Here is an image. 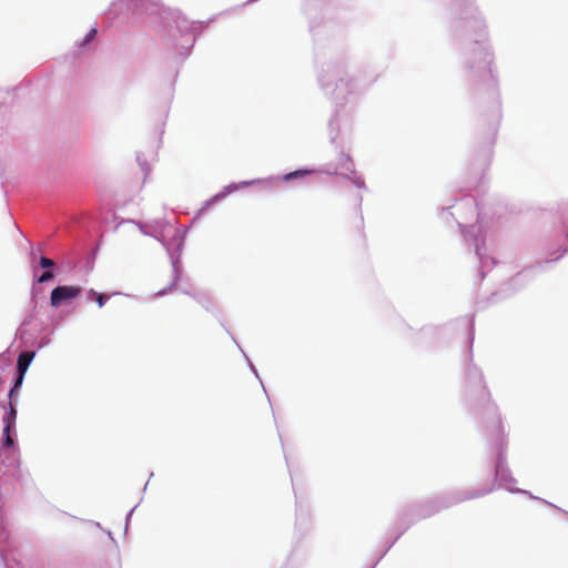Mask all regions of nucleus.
Wrapping results in <instances>:
<instances>
[{
  "label": "nucleus",
  "instance_id": "obj_1",
  "mask_svg": "<svg viewBox=\"0 0 568 568\" xmlns=\"http://www.w3.org/2000/svg\"><path fill=\"white\" fill-rule=\"evenodd\" d=\"M26 374L18 373L16 375L14 384L12 388L9 392V407L8 409L6 406L3 408L6 409L4 416H3V435H2V446L0 449V457L2 455H11L12 460L9 463L8 466H13L18 463L17 457V447H16V419H17V408L16 404L13 403V396L18 388L21 387L23 383Z\"/></svg>",
  "mask_w": 568,
  "mask_h": 568
},
{
  "label": "nucleus",
  "instance_id": "obj_2",
  "mask_svg": "<svg viewBox=\"0 0 568 568\" xmlns=\"http://www.w3.org/2000/svg\"><path fill=\"white\" fill-rule=\"evenodd\" d=\"M474 24L478 31V38L474 41L471 47L467 49V63L468 68L474 71L478 77L486 79L493 77L491 71V53L488 51L485 42V24L481 20L476 19Z\"/></svg>",
  "mask_w": 568,
  "mask_h": 568
},
{
  "label": "nucleus",
  "instance_id": "obj_3",
  "mask_svg": "<svg viewBox=\"0 0 568 568\" xmlns=\"http://www.w3.org/2000/svg\"><path fill=\"white\" fill-rule=\"evenodd\" d=\"M495 433L497 435L495 449H496V465H495V479L498 484V487L505 488L510 493H521L529 495L530 498H536L529 491L518 489L515 487L516 479L511 476V473L506 464V455H505V439L503 436V427L500 420L498 419L494 426Z\"/></svg>",
  "mask_w": 568,
  "mask_h": 568
},
{
  "label": "nucleus",
  "instance_id": "obj_4",
  "mask_svg": "<svg viewBox=\"0 0 568 568\" xmlns=\"http://www.w3.org/2000/svg\"><path fill=\"white\" fill-rule=\"evenodd\" d=\"M185 230H182L180 227L173 229L172 239L168 241L164 236V234L161 235L159 239L161 243L165 246L170 258L171 264L173 267V283L172 285H175L179 275H180V256L183 248L184 237H185Z\"/></svg>",
  "mask_w": 568,
  "mask_h": 568
},
{
  "label": "nucleus",
  "instance_id": "obj_5",
  "mask_svg": "<svg viewBox=\"0 0 568 568\" xmlns=\"http://www.w3.org/2000/svg\"><path fill=\"white\" fill-rule=\"evenodd\" d=\"M458 225L460 231L467 242H470L475 245L476 255L480 263V272L481 277L485 276L484 270L488 267L490 264H495L493 257H489L483 253L484 237L481 236V230L479 225H470L469 227L464 225L460 221H458Z\"/></svg>",
  "mask_w": 568,
  "mask_h": 568
},
{
  "label": "nucleus",
  "instance_id": "obj_6",
  "mask_svg": "<svg viewBox=\"0 0 568 568\" xmlns=\"http://www.w3.org/2000/svg\"><path fill=\"white\" fill-rule=\"evenodd\" d=\"M172 21L175 24L176 30L182 33L185 37V49L189 50L191 47H193L194 43V37H193V30H194V23L189 21L184 16H182L180 12H171Z\"/></svg>",
  "mask_w": 568,
  "mask_h": 568
},
{
  "label": "nucleus",
  "instance_id": "obj_7",
  "mask_svg": "<svg viewBox=\"0 0 568 568\" xmlns=\"http://www.w3.org/2000/svg\"><path fill=\"white\" fill-rule=\"evenodd\" d=\"M81 291H82L81 287H77V286H68V285L57 286L51 292V297H50L51 305L53 307H58L62 303L79 296Z\"/></svg>",
  "mask_w": 568,
  "mask_h": 568
},
{
  "label": "nucleus",
  "instance_id": "obj_8",
  "mask_svg": "<svg viewBox=\"0 0 568 568\" xmlns=\"http://www.w3.org/2000/svg\"><path fill=\"white\" fill-rule=\"evenodd\" d=\"M467 379L469 384H473L474 386L479 388V396L481 398H488L489 393L484 385V379L480 371L477 367H469L467 372Z\"/></svg>",
  "mask_w": 568,
  "mask_h": 568
},
{
  "label": "nucleus",
  "instance_id": "obj_9",
  "mask_svg": "<svg viewBox=\"0 0 568 568\" xmlns=\"http://www.w3.org/2000/svg\"><path fill=\"white\" fill-rule=\"evenodd\" d=\"M339 166L346 171H349L352 173V182L354 183V185L358 189H365V182L363 180V178L361 175H358L354 170H353V163H352V160L349 158V155L347 154H344L342 153L341 154V163H339Z\"/></svg>",
  "mask_w": 568,
  "mask_h": 568
},
{
  "label": "nucleus",
  "instance_id": "obj_10",
  "mask_svg": "<svg viewBox=\"0 0 568 568\" xmlns=\"http://www.w3.org/2000/svg\"><path fill=\"white\" fill-rule=\"evenodd\" d=\"M134 9L145 13H158L160 10V3L158 0H135Z\"/></svg>",
  "mask_w": 568,
  "mask_h": 568
},
{
  "label": "nucleus",
  "instance_id": "obj_11",
  "mask_svg": "<svg viewBox=\"0 0 568 568\" xmlns=\"http://www.w3.org/2000/svg\"><path fill=\"white\" fill-rule=\"evenodd\" d=\"M36 353L33 351H23L19 354L17 361L18 373L26 374L31 362L33 361Z\"/></svg>",
  "mask_w": 568,
  "mask_h": 568
},
{
  "label": "nucleus",
  "instance_id": "obj_12",
  "mask_svg": "<svg viewBox=\"0 0 568 568\" xmlns=\"http://www.w3.org/2000/svg\"><path fill=\"white\" fill-rule=\"evenodd\" d=\"M332 93L337 103L339 100H346V94H352V90H349V82H345L343 78H338Z\"/></svg>",
  "mask_w": 568,
  "mask_h": 568
},
{
  "label": "nucleus",
  "instance_id": "obj_13",
  "mask_svg": "<svg viewBox=\"0 0 568 568\" xmlns=\"http://www.w3.org/2000/svg\"><path fill=\"white\" fill-rule=\"evenodd\" d=\"M341 71L339 70H336V69H333V70H327V74H322L320 77V83L322 85V88L325 90V91H328V88H329V80L331 79H335L339 75Z\"/></svg>",
  "mask_w": 568,
  "mask_h": 568
},
{
  "label": "nucleus",
  "instance_id": "obj_14",
  "mask_svg": "<svg viewBox=\"0 0 568 568\" xmlns=\"http://www.w3.org/2000/svg\"><path fill=\"white\" fill-rule=\"evenodd\" d=\"M462 205L467 206L470 213L477 212V221H480V213L478 212V206L476 201L471 196H465L462 199Z\"/></svg>",
  "mask_w": 568,
  "mask_h": 568
},
{
  "label": "nucleus",
  "instance_id": "obj_15",
  "mask_svg": "<svg viewBox=\"0 0 568 568\" xmlns=\"http://www.w3.org/2000/svg\"><path fill=\"white\" fill-rule=\"evenodd\" d=\"M338 110H336L335 114L333 115V118L331 119L329 121V135H331V140L333 143L336 142V138H337V134H335L334 132L338 130Z\"/></svg>",
  "mask_w": 568,
  "mask_h": 568
},
{
  "label": "nucleus",
  "instance_id": "obj_16",
  "mask_svg": "<svg viewBox=\"0 0 568 568\" xmlns=\"http://www.w3.org/2000/svg\"><path fill=\"white\" fill-rule=\"evenodd\" d=\"M8 537H9V534L4 527L3 517L0 514V559L1 560H3V551H4V549H2V544L4 541H7Z\"/></svg>",
  "mask_w": 568,
  "mask_h": 568
},
{
  "label": "nucleus",
  "instance_id": "obj_17",
  "mask_svg": "<svg viewBox=\"0 0 568 568\" xmlns=\"http://www.w3.org/2000/svg\"><path fill=\"white\" fill-rule=\"evenodd\" d=\"M310 173H312V171H310V170H296L294 172L285 174L283 176V179L285 181H292V180H294L296 178H300V176H303V175H306V174H310Z\"/></svg>",
  "mask_w": 568,
  "mask_h": 568
},
{
  "label": "nucleus",
  "instance_id": "obj_18",
  "mask_svg": "<svg viewBox=\"0 0 568 568\" xmlns=\"http://www.w3.org/2000/svg\"><path fill=\"white\" fill-rule=\"evenodd\" d=\"M39 266L44 270H53L55 266V263L53 260L42 255L39 258Z\"/></svg>",
  "mask_w": 568,
  "mask_h": 568
},
{
  "label": "nucleus",
  "instance_id": "obj_19",
  "mask_svg": "<svg viewBox=\"0 0 568 568\" xmlns=\"http://www.w3.org/2000/svg\"><path fill=\"white\" fill-rule=\"evenodd\" d=\"M54 273L53 270H44L42 274L37 278L38 283H47L53 280Z\"/></svg>",
  "mask_w": 568,
  "mask_h": 568
},
{
  "label": "nucleus",
  "instance_id": "obj_20",
  "mask_svg": "<svg viewBox=\"0 0 568 568\" xmlns=\"http://www.w3.org/2000/svg\"><path fill=\"white\" fill-rule=\"evenodd\" d=\"M237 189H239V185H236V184H230V185H227V186L225 187L224 192L216 194V195L212 199V201L221 200V199H223L226 194H229V193H231V192H233V191H235V190H237Z\"/></svg>",
  "mask_w": 568,
  "mask_h": 568
},
{
  "label": "nucleus",
  "instance_id": "obj_21",
  "mask_svg": "<svg viewBox=\"0 0 568 568\" xmlns=\"http://www.w3.org/2000/svg\"><path fill=\"white\" fill-rule=\"evenodd\" d=\"M97 34V29L92 28L85 36V38L83 39V41L81 42V47L85 45L87 43H89L90 41L93 40V38L95 37Z\"/></svg>",
  "mask_w": 568,
  "mask_h": 568
},
{
  "label": "nucleus",
  "instance_id": "obj_22",
  "mask_svg": "<svg viewBox=\"0 0 568 568\" xmlns=\"http://www.w3.org/2000/svg\"><path fill=\"white\" fill-rule=\"evenodd\" d=\"M562 227L566 239L568 240V209L562 213Z\"/></svg>",
  "mask_w": 568,
  "mask_h": 568
},
{
  "label": "nucleus",
  "instance_id": "obj_23",
  "mask_svg": "<svg viewBox=\"0 0 568 568\" xmlns=\"http://www.w3.org/2000/svg\"><path fill=\"white\" fill-rule=\"evenodd\" d=\"M109 298H110V296H109V295H106V294H100V293H99V294H95V298H94V300L97 301L98 305H99L100 307H102V306L108 302V300H109Z\"/></svg>",
  "mask_w": 568,
  "mask_h": 568
},
{
  "label": "nucleus",
  "instance_id": "obj_24",
  "mask_svg": "<svg viewBox=\"0 0 568 568\" xmlns=\"http://www.w3.org/2000/svg\"><path fill=\"white\" fill-rule=\"evenodd\" d=\"M491 489H487V490H484V491H478V493H474L471 494L470 496H467V498H476V497H479V496H483L485 494H488ZM464 499H466V497H464ZM459 500H463V498H460Z\"/></svg>",
  "mask_w": 568,
  "mask_h": 568
},
{
  "label": "nucleus",
  "instance_id": "obj_25",
  "mask_svg": "<svg viewBox=\"0 0 568 568\" xmlns=\"http://www.w3.org/2000/svg\"><path fill=\"white\" fill-rule=\"evenodd\" d=\"M136 161L139 162L141 169L144 171V173L146 175L149 172V166L146 165V163L141 161L140 155L136 156Z\"/></svg>",
  "mask_w": 568,
  "mask_h": 568
},
{
  "label": "nucleus",
  "instance_id": "obj_26",
  "mask_svg": "<svg viewBox=\"0 0 568 568\" xmlns=\"http://www.w3.org/2000/svg\"><path fill=\"white\" fill-rule=\"evenodd\" d=\"M95 294H98L93 288L88 291L89 298H95Z\"/></svg>",
  "mask_w": 568,
  "mask_h": 568
},
{
  "label": "nucleus",
  "instance_id": "obj_27",
  "mask_svg": "<svg viewBox=\"0 0 568 568\" xmlns=\"http://www.w3.org/2000/svg\"><path fill=\"white\" fill-rule=\"evenodd\" d=\"M199 302L202 303L203 306L209 310V304L211 303L209 298H205V301L199 300Z\"/></svg>",
  "mask_w": 568,
  "mask_h": 568
},
{
  "label": "nucleus",
  "instance_id": "obj_28",
  "mask_svg": "<svg viewBox=\"0 0 568 568\" xmlns=\"http://www.w3.org/2000/svg\"><path fill=\"white\" fill-rule=\"evenodd\" d=\"M170 290H171V286H170L169 288H165V290L160 291L156 295H158V296H163V295H165V294H166V292H168V291H170Z\"/></svg>",
  "mask_w": 568,
  "mask_h": 568
},
{
  "label": "nucleus",
  "instance_id": "obj_29",
  "mask_svg": "<svg viewBox=\"0 0 568 568\" xmlns=\"http://www.w3.org/2000/svg\"><path fill=\"white\" fill-rule=\"evenodd\" d=\"M250 367H251L252 372L255 374V376L258 377L257 371L252 363H250Z\"/></svg>",
  "mask_w": 568,
  "mask_h": 568
},
{
  "label": "nucleus",
  "instance_id": "obj_30",
  "mask_svg": "<svg viewBox=\"0 0 568 568\" xmlns=\"http://www.w3.org/2000/svg\"><path fill=\"white\" fill-rule=\"evenodd\" d=\"M133 511H134V508H133V509H131V510L129 511V514L126 515V521H129V520H130V518H131V516H132Z\"/></svg>",
  "mask_w": 568,
  "mask_h": 568
},
{
  "label": "nucleus",
  "instance_id": "obj_31",
  "mask_svg": "<svg viewBox=\"0 0 568 568\" xmlns=\"http://www.w3.org/2000/svg\"><path fill=\"white\" fill-rule=\"evenodd\" d=\"M542 501H544L545 504H547L548 506H551V507L556 508V506H555V505H552L551 503H548V501H546V500H542ZM557 509H558V510H560L558 507H557Z\"/></svg>",
  "mask_w": 568,
  "mask_h": 568
},
{
  "label": "nucleus",
  "instance_id": "obj_32",
  "mask_svg": "<svg viewBox=\"0 0 568 568\" xmlns=\"http://www.w3.org/2000/svg\"><path fill=\"white\" fill-rule=\"evenodd\" d=\"M252 183H254V181H252V182H242V185H250Z\"/></svg>",
  "mask_w": 568,
  "mask_h": 568
},
{
  "label": "nucleus",
  "instance_id": "obj_33",
  "mask_svg": "<svg viewBox=\"0 0 568 568\" xmlns=\"http://www.w3.org/2000/svg\"><path fill=\"white\" fill-rule=\"evenodd\" d=\"M140 229H141L142 233L148 234L142 225H140Z\"/></svg>",
  "mask_w": 568,
  "mask_h": 568
},
{
  "label": "nucleus",
  "instance_id": "obj_34",
  "mask_svg": "<svg viewBox=\"0 0 568 568\" xmlns=\"http://www.w3.org/2000/svg\"><path fill=\"white\" fill-rule=\"evenodd\" d=\"M36 257L34 251L31 252V258L33 260Z\"/></svg>",
  "mask_w": 568,
  "mask_h": 568
},
{
  "label": "nucleus",
  "instance_id": "obj_35",
  "mask_svg": "<svg viewBox=\"0 0 568 568\" xmlns=\"http://www.w3.org/2000/svg\"><path fill=\"white\" fill-rule=\"evenodd\" d=\"M560 256H561V255H558V256H556V257L551 258V261H557Z\"/></svg>",
  "mask_w": 568,
  "mask_h": 568
},
{
  "label": "nucleus",
  "instance_id": "obj_36",
  "mask_svg": "<svg viewBox=\"0 0 568 568\" xmlns=\"http://www.w3.org/2000/svg\"><path fill=\"white\" fill-rule=\"evenodd\" d=\"M327 173H336V169L333 171H327Z\"/></svg>",
  "mask_w": 568,
  "mask_h": 568
},
{
  "label": "nucleus",
  "instance_id": "obj_37",
  "mask_svg": "<svg viewBox=\"0 0 568 568\" xmlns=\"http://www.w3.org/2000/svg\"><path fill=\"white\" fill-rule=\"evenodd\" d=\"M4 568H8L7 564L4 565Z\"/></svg>",
  "mask_w": 568,
  "mask_h": 568
}]
</instances>
